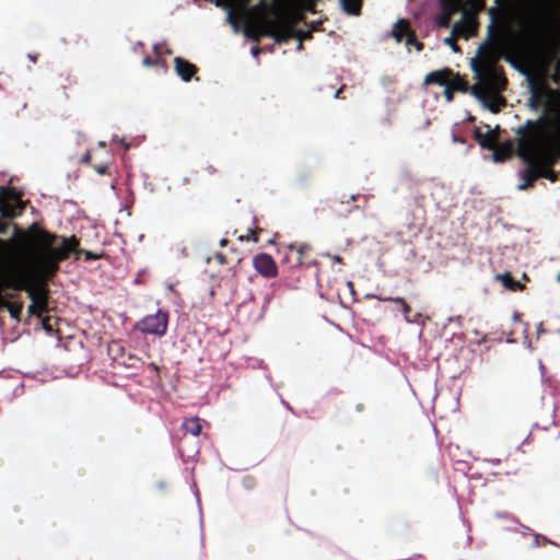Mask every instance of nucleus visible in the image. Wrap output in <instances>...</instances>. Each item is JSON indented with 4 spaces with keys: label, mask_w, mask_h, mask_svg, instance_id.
Instances as JSON below:
<instances>
[{
    "label": "nucleus",
    "mask_w": 560,
    "mask_h": 560,
    "mask_svg": "<svg viewBox=\"0 0 560 560\" xmlns=\"http://www.w3.org/2000/svg\"><path fill=\"white\" fill-rule=\"evenodd\" d=\"M183 429L194 436L199 435L200 431H201V425H200L199 419L198 418L187 419L183 423Z\"/></svg>",
    "instance_id": "14"
},
{
    "label": "nucleus",
    "mask_w": 560,
    "mask_h": 560,
    "mask_svg": "<svg viewBox=\"0 0 560 560\" xmlns=\"http://www.w3.org/2000/svg\"><path fill=\"white\" fill-rule=\"evenodd\" d=\"M342 10L352 15H357L360 11L361 0H339Z\"/></svg>",
    "instance_id": "15"
},
{
    "label": "nucleus",
    "mask_w": 560,
    "mask_h": 560,
    "mask_svg": "<svg viewBox=\"0 0 560 560\" xmlns=\"http://www.w3.org/2000/svg\"><path fill=\"white\" fill-rule=\"evenodd\" d=\"M551 107L540 125L521 138L518 155L528 163L533 177L553 182L556 175L549 170L556 158H560V105L559 96L548 91Z\"/></svg>",
    "instance_id": "5"
},
{
    "label": "nucleus",
    "mask_w": 560,
    "mask_h": 560,
    "mask_svg": "<svg viewBox=\"0 0 560 560\" xmlns=\"http://www.w3.org/2000/svg\"><path fill=\"white\" fill-rule=\"evenodd\" d=\"M75 238L60 241L47 233L37 231L32 236V246L11 259L2 272L5 287L25 290L32 299L28 312L40 314L46 304L42 282L52 276L60 260L75 250Z\"/></svg>",
    "instance_id": "2"
},
{
    "label": "nucleus",
    "mask_w": 560,
    "mask_h": 560,
    "mask_svg": "<svg viewBox=\"0 0 560 560\" xmlns=\"http://www.w3.org/2000/svg\"><path fill=\"white\" fill-rule=\"evenodd\" d=\"M557 280L560 282V272L557 276Z\"/></svg>",
    "instance_id": "28"
},
{
    "label": "nucleus",
    "mask_w": 560,
    "mask_h": 560,
    "mask_svg": "<svg viewBox=\"0 0 560 560\" xmlns=\"http://www.w3.org/2000/svg\"><path fill=\"white\" fill-rule=\"evenodd\" d=\"M446 74L445 71L430 72L425 75L424 83L444 85L446 83Z\"/></svg>",
    "instance_id": "13"
},
{
    "label": "nucleus",
    "mask_w": 560,
    "mask_h": 560,
    "mask_svg": "<svg viewBox=\"0 0 560 560\" xmlns=\"http://www.w3.org/2000/svg\"><path fill=\"white\" fill-rule=\"evenodd\" d=\"M96 171H97V173H100V174H104L105 168H104V167H101V168H97Z\"/></svg>",
    "instance_id": "24"
},
{
    "label": "nucleus",
    "mask_w": 560,
    "mask_h": 560,
    "mask_svg": "<svg viewBox=\"0 0 560 560\" xmlns=\"http://www.w3.org/2000/svg\"><path fill=\"white\" fill-rule=\"evenodd\" d=\"M393 36L396 38L398 43L402 42L405 38V44L407 46L415 45L417 50H420V44L409 34L408 25L405 21H398L393 28Z\"/></svg>",
    "instance_id": "9"
},
{
    "label": "nucleus",
    "mask_w": 560,
    "mask_h": 560,
    "mask_svg": "<svg viewBox=\"0 0 560 560\" xmlns=\"http://www.w3.org/2000/svg\"><path fill=\"white\" fill-rule=\"evenodd\" d=\"M143 63H144L145 66H149V65H150V61H149L148 59H144V60H143Z\"/></svg>",
    "instance_id": "27"
},
{
    "label": "nucleus",
    "mask_w": 560,
    "mask_h": 560,
    "mask_svg": "<svg viewBox=\"0 0 560 560\" xmlns=\"http://www.w3.org/2000/svg\"><path fill=\"white\" fill-rule=\"evenodd\" d=\"M254 268L262 277H276L277 266L273 258L268 254L256 255L253 259Z\"/></svg>",
    "instance_id": "8"
},
{
    "label": "nucleus",
    "mask_w": 560,
    "mask_h": 560,
    "mask_svg": "<svg viewBox=\"0 0 560 560\" xmlns=\"http://www.w3.org/2000/svg\"><path fill=\"white\" fill-rule=\"evenodd\" d=\"M138 325L144 334L161 336L167 327V315L158 311L155 314L144 317Z\"/></svg>",
    "instance_id": "6"
},
{
    "label": "nucleus",
    "mask_w": 560,
    "mask_h": 560,
    "mask_svg": "<svg viewBox=\"0 0 560 560\" xmlns=\"http://www.w3.org/2000/svg\"><path fill=\"white\" fill-rule=\"evenodd\" d=\"M559 10L560 0H517L508 8L501 39L481 45L477 57L470 60L477 80L470 93L483 108L498 113L504 103L500 93L505 80L497 66L501 55L527 77L546 73L548 58L544 44L549 33L560 30Z\"/></svg>",
    "instance_id": "1"
},
{
    "label": "nucleus",
    "mask_w": 560,
    "mask_h": 560,
    "mask_svg": "<svg viewBox=\"0 0 560 560\" xmlns=\"http://www.w3.org/2000/svg\"><path fill=\"white\" fill-rule=\"evenodd\" d=\"M450 16H451V15L444 14V15L440 19L439 24H440L441 26H447V25H448V22H450Z\"/></svg>",
    "instance_id": "18"
},
{
    "label": "nucleus",
    "mask_w": 560,
    "mask_h": 560,
    "mask_svg": "<svg viewBox=\"0 0 560 560\" xmlns=\"http://www.w3.org/2000/svg\"><path fill=\"white\" fill-rule=\"evenodd\" d=\"M214 4L226 10V21L234 33L242 30L246 37L268 35L277 42L294 35V20L278 0H272L271 5L264 0H214Z\"/></svg>",
    "instance_id": "3"
},
{
    "label": "nucleus",
    "mask_w": 560,
    "mask_h": 560,
    "mask_svg": "<svg viewBox=\"0 0 560 560\" xmlns=\"http://www.w3.org/2000/svg\"><path fill=\"white\" fill-rule=\"evenodd\" d=\"M308 35H310L308 32H303V33L301 32V33L298 34V38L300 39V37H301L302 40H303V39L307 38Z\"/></svg>",
    "instance_id": "20"
},
{
    "label": "nucleus",
    "mask_w": 560,
    "mask_h": 560,
    "mask_svg": "<svg viewBox=\"0 0 560 560\" xmlns=\"http://www.w3.org/2000/svg\"><path fill=\"white\" fill-rule=\"evenodd\" d=\"M444 94H445V98H446V101H448V102H450V101H451V98H452V92H451L448 89H446V90L444 91Z\"/></svg>",
    "instance_id": "21"
},
{
    "label": "nucleus",
    "mask_w": 560,
    "mask_h": 560,
    "mask_svg": "<svg viewBox=\"0 0 560 560\" xmlns=\"http://www.w3.org/2000/svg\"><path fill=\"white\" fill-rule=\"evenodd\" d=\"M445 14L452 15L460 9L459 0H441Z\"/></svg>",
    "instance_id": "16"
},
{
    "label": "nucleus",
    "mask_w": 560,
    "mask_h": 560,
    "mask_svg": "<svg viewBox=\"0 0 560 560\" xmlns=\"http://www.w3.org/2000/svg\"><path fill=\"white\" fill-rule=\"evenodd\" d=\"M395 301L401 305L405 314L409 312V306L401 299H396Z\"/></svg>",
    "instance_id": "19"
},
{
    "label": "nucleus",
    "mask_w": 560,
    "mask_h": 560,
    "mask_svg": "<svg viewBox=\"0 0 560 560\" xmlns=\"http://www.w3.org/2000/svg\"><path fill=\"white\" fill-rule=\"evenodd\" d=\"M466 25H468V22L465 20L456 22L452 27V34L448 37H445L443 40L444 44L447 45L454 52L458 50L455 44L454 34L460 33Z\"/></svg>",
    "instance_id": "11"
},
{
    "label": "nucleus",
    "mask_w": 560,
    "mask_h": 560,
    "mask_svg": "<svg viewBox=\"0 0 560 560\" xmlns=\"http://www.w3.org/2000/svg\"><path fill=\"white\" fill-rule=\"evenodd\" d=\"M82 159H83V162H89V160H90L89 155H84Z\"/></svg>",
    "instance_id": "25"
},
{
    "label": "nucleus",
    "mask_w": 560,
    "mask_h": 560,
    "mask_svg": "<svg viewBox=\"0 0 560 560\" xmlns=\"http://www.w3.org/2000/svg\"><path fill=\"white\" fill-rule=\"evenodd\" d=\"M22 207L18 195L11 189L0 186V214L3 217H14Z\"/></svg>",
    "instance_id": "7"
},
{
    "label": "nucleus",
    "mask_w": 560,
    "mask_h": 560,
    "mask_svg": "<svg viewBox=\"0 0 560 560\" xmlns=\"http://www.w3.org/2000/svg\"><path fill=\"white\" fill-rule=\"evenodd\" d=\"M175 71L183 81L188 82L195 73V67L182 58H175Z\"/></svg>",
    "instance_id": "10"
},
{
    "label": "nucleus",
    "mask_w": 560,
    "mask_h": 560,
    "mask_svg": "<svg viewBox=\"0 0 560 560\" xmlns=\"http://www.w3.org/2000/svg\"><path fill=\"white\" fill-rule=\"evenodd\" d=\"M551 107L540 125L521 138L518 155L528 163L533 177L553 182L556 175L549 170L556 158H560V105L559 96L548 91Z\"/></svg>",
    "instance_id": "4"
},
{
    "label": "nucleus",
    "mask_w": 560,
    "mask_h": 560,
    "mask_svg": "<svg viewBox=\"0 0 560 560\" xmlns=\"http://www.w3.org/2000/svg\"><path fill=\"white\" fill-rule=\"evenodd\" d=\"M258 51H259V50H258V48H257V47H253V48H252V50H250V52H252V55H253L254 57H257Z\"/></svg>",
    "instance_id": "22"
},
{
    "label": "nucleus",
    "mask_w": 560,
    "mask_h": 560,
    "mask_svg": "<svg viewBox=\"0 0 560 560\" xmlns=\"http://www.w3.org/2000/svg\"><path fill=\"white\" fill-rule=\"evenodd\" d=\"M527 187V184L520 185V189H525Z\"/></svg>",
    "instance_id": "26"
},
{
    "label": "nucleus",
    "mask_w": 560,
    "mask_h": 560,
    "mask_svg": "<svg viewBox=\"0 0 560 560\" xmlns=\"http://www.w3.org/2000/svg\"><path fill=\"white\" fill-rule=\"evenodd\" d=\"M506 154H508V150H505V149L495 150L492 153L493 161L502 162Z\"/></svg>",
    "instance_id": "17"
},
{
    "label": "nucleus",
    "mask_w": 560,
    "mask_h": 560,
    "mask_svg": "<svg viewBox=\"0 0 560 560\" xmlns=\"http://www.w3.org/2000/svg\"><path fill=\"white\" fill-rule=\"evenodd\" d=\"M296 48H298L299 50L302 48V38H301V37H300V40H299V43H298V45H296Z\"/></svg>",
    "instance_id": "23"
},
{
    "label": "nucleus",
    "mask_w": 560,
    "mask_h": 560,
    "mask_svg": "<svg viewBox=\"0 0 560 560\" xmlns=\"http://www.w3.org/2000/svg\"><path fill=\"white\" fill-rule=\"evenodd\" d=\"M495 279L497 280H500L503 284L504 288L511 290V291H515V290H522L523 289V284L518 281H515L511 278L510 273L505 272V273H501V275H497L495 276Z\"/></svg>",
    "instance_id": "12"
},
{
    "label": "nucleus",
    "mask_w": 560,
    "mask_h": 560,
    "mask_svg": "<svg viewBox=\"0 0 560 560\" xmlns=\"http://www.w3.org/2000/svg\"><path fill=\"white\" fill-rule=\"evenodd\" d=\"M558 67H560V61L558 62Z\"/></svg>",
    "instance_id": "29"
}]
</instances>
